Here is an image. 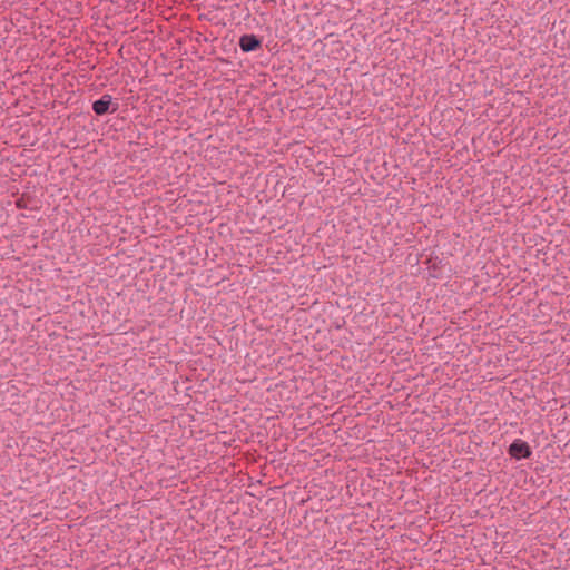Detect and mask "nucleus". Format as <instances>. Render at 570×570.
Segmentation results:
<instances>
[{
  "mask_svg": "<svg viewBox=\"0 0 570 570\" xmlns=\"http://www.w3.org/2000/svg\"><path fill=\"white\" fill-rule=\"evenodd\" d=\"M508 453L515 460L529 459L532 455L530 445L521 440L515 439L508 448Z\"/></svg>",
  "mask_w": 570,
  "mask_h": 570,
  "instance_id": "f257e3e1",
  "label": "nucleus"
},
{
  "mask_svg": "<svg viewBox=\"0 0 570 570\" xmlns=\"http://www.w3.org/2000/svg\"><path fill=\"white\" fill-rule=\"evenodd\" d=\"M239 48L243 52H252L261 48L262 41L261 39L252 33L243 35L239 38Z\"/></svg>",
  "mask_w": 570,
  "mask_h": 570,
  "instance_id": "f03ea898",
  "label": "nucleus"
},
{
  "mask_svg": "<svg viewBox=\"0 0 570 570\" xmlns=\"http://www.w3.org/2000/svg\"><path fill=\"white\" fill-rule=\"evenodd\" d=\"M111 99L112 98L110 95H104L100 99L96 100L92 104L94 112L98 116L107 114L111 104Z\"/></svg>",
  "mask_w": 570,
  "mask_h": 570,
  "instance_id": "7ed1b4c3",
  "label": "nucleus"
}]
</instances>
